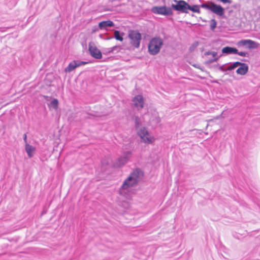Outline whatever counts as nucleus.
I'll list each match as a JSON object with an SVG mask.
<instances>
[{
    "label": "nucleus",
    "mask_w": 260,
    "mask_h": 260,
    "mask_svg": "<svg viewBox=\"0 0 260 260\" xmlns=\"http://www.w3.org/2000/svg\"><path fill=\"white\" fill-rule=\"evenodd\" d=\"M140 171L139 170H135L124 180L119 190L120 195L127 199L131 198V188L138 183L140 179Z\"/></svg>",
    "instance_id": "obj_1"
},
{
    "label": "nucleus",
    "mask_w": 260,
    "mask_h": 260,
    "mask_svg": "<svg viewBox=\"0 0 260 260\" xmlns=\"http://www.w3.org/2000/svg\"><path fill=\"white\" fill-rule=\"evenodd\" d=\"M137 131L141 141L145 144H152L155 141L154 137L148 131L146 127H140Z\"/></svg>",
    "instance_id": "obj_2"
},
{
    "label": "nucleus",
    "mask_w": 260,
    "mask_h": 260,
    "mask_svg": "<svg viewBox=\"0 0 260 260\" xmlns=\"http://www.w3.org/2000/svg\"><path fill=\"white\" fill-rule=\"evenodd\" d=\"M163 45V41L159 37L152 38L148 45V51L151 55H156L160 51Z\"/></svg>",
    "instance_id": "obj_3"
},
{
    "label": "nucleus",
    "mask_w": 260,
    "mask_h": 260,
    "mask_svg": "<svg viewBox=\"0 0 260 260\" xmlns=\"http://www.w3.org/2000/svg\"><path fill=\"white\" fill-rule=\"evenodd\" d=\"M201 6L203 8L210 10L212 12L219 16H222L224 15V9L221 6L216 5L212 2L203 4Z\"/></svg>",
    "instance_id": "obj_4"
},
{
    "label": "nucleus",
    "mask_w": 260,
    "mask_h": 260,
    "mask_svg": "<svg viewBox=\"0 0 260 260\" xmlns=\"http://www.w3.org/2000/svg\"><path fill=\"white\" fill-rule=\"evenodd\" d=\"M128 37L130 39V43L136 48L140 46L141 40V34L136 30H131L128 31Z\"/></svg>",
    "instance_id": "obj_5"
},
{
    "label": "nucleus",
    "mask_w": 260,
    "mask_h": 260,
    "mask_svg": "<svg viewBox=\"0 0 260 260\" xmlns=\"http://www.w3.org/2000/svg\"><path fill=\"white\" fill-rule=\"evenodd\" d=\"M238 66H240V67L236 71V73L238 74L244 75L247 73L248 70V66L246 63H241L239 61L233 63L232 65L227 68V70H232Z\"/></svg>",
    "instance_id": "obj_6"
},
{
    "label": "nucleus",
    "mask_w": 260,
    "mask_h": 260,
    "mask_svg": "<svg viewBox=\"0 0 260 260\" xmlns=\"http://www.w3.org/2000/svg\"><path fill=\"white\" fill-rule=\"evenodd\" d=\"M88 50L91 56L96 59H101L102 55L101 51L98 49L96 45L93 42H90L88 44Z\"/></svg>",
    "instance_id": "obj_7"
},
{
    "label": "nucleus",
    "mask_w": 260,
    "mask_h": 260,
    "mask_svg": "<svg viewBox=\"0 0 260 260\" xmlns=\"http://www.w3.org/2000/svg\"><path fill=\"white\" fill-rule=\"evenodd\" d=\"M174 2H176V4H172V8L174 9L176 11H180L182 13H188L187 11V7L188 3L184 1H177L174 0Z\"/></svg>",
    "instance_id": "obj_8"
},
{
    "label": "nucleus",
    "mask_w": 260,
    "mask_h": 260,
    "mask_svg": "<svg viewBox=\"0 0 260 260\" xmlns=\"http://www.w3.org/2000/svg\"><path fill=\"white\" fill-rule=\"evenodd\" d=\"M132 153L131 151H128L124 153L123 154L117 159L114 164V166L116 167H120L124 166L127 163L129 158L131 157Z\"/></svg>",
    "instance_id": "obj_9"
},
{
    "label": "nucleus",
    "mask_w": 260,
    "mask_h": 260,
    "mask_svg": "<svg viewBox=\"0 0 260 260\" xmlns=\"http://www.w3.org/2000/svg\"><path fill=\"white\" fill-rule=\"evenodd\" d=\"M151 11L155 14H161L164 15H170L172 14L171 9L170 8H167L166 6L153 7L151 9Z\"/></svg>",
    "instance_id": "obj_10"
},
{
    "label": "nucleus",
    "mask_w": 260,
    "mask_h": 260,
    "mask_svg": "<svg viewBox=\"0 0 260 260\" xmlns=\"http://www.w3.org/2000/svg\"><path fill=\"white\" fill-rule=\"evenodd\" d=\"M132 102L138 110H141L144 108V100L142 95H136L133 99Z\"/></svg>",
    "instance_id": "obj_11"
},
{
    "label": "nucleus",
    "mask_w": 260,
    "mask_h": 260,
    "mask_svg": "<svg viewBox=\"0 0 260 260\" xmlns=\"http://www.w3.org/2000/svg\"><path fill=\"white\" fill-rule=\"evenodd\" d=\"M25 151L29 158L32 157L36 151V148L28 143H26L25 145Z\"/></svg>",
    "instance_id": "obj_12"
},
{
    "label": "nucleus",
    "mask_w": 260,
    "mask_h": 260,
    "mask_svg": "<svg viewBox=\"0 0 260 260\" xmlns=\"http://www.w3.org/2000/svg\"><path fill=\"white\" fill-rule=\"evenodd\" d=\"M221 51L223 54L228 55L236 54L237 53V49L236 48L227 46L223 48Z\"/></svg>",
    "instance_id": "obj_13"
},
{
    "label": "nucleus",
    "mask_w": 260,
    "mask_h": 260,
    "mask_svg": "<svg viewBox=\"0 0 260 260\" xmlns=\"http://www.w3.org/2000/svg\"><path fill=\"white\" fill-rule=\"evenodd\" d=\"M114 25V23L111 20L104 21L99 23V27L101 29H107L108 27Z\"/></svg>",
    "instance_id": "obj_14"
},
{
    "label": "nucleus",
    "mask_w": 260,
    "mask_h": 260,
    "mask_svg": "<svg viewBox=\"0 0 260 260\" xmlns=\"http://www.w3.org/2000/svg\"><path fill=\"white\" fill-rule=\"evenodd\" d=\"M79 67V64H77L76 60H74L70 62L68 66L65 69L64 71L66 72H71L76 68Z\"/></svg>",
    "instance_id": "obj_15"
},
{
    "label": "nucleus",
    "mask_w": 260,
    "mask_h": 260,
    "mask_svg": "<svg viewBox=\"0 0 260 260\" xmlns=\"http://www.w3.org/2000/svg\"><path fill=\"white\" fill-rule=\"evenodd\" d=\"M247 42V48L250 49L257 48L259 46L258 43L251 40H248Z\"/></svg>",
    "instance_id": "obj_16"
},
{
    "label": "nucleus",
    "mask_w": 260,
    "mask_h": 260,
    "mask_svg": "<svg viewBox=\"0 0 260 260\" xmlns=\"http://www.w3.org/2000/svg\"><path fill=\"white\" fill-rule=\"evenodd\" d=\"M150 121L154 124L157 125L160 122V119L157 113H155L150 119Z\"/></svg>",
    "instance_id": "obj_17"
},
{
    "label": "nucleus",
    "mask_w": 260,
    "mask_h": 260,
    "mask_svg": "<svg viewBox=\"0 0 260 260\" xmlns=\"http://www.w3.org/2000/svg\"><path fill=\"white\" fill-rule=\"evenodd\" d=\"M58 101L54 99H53L49 104V107L50 108H53L55 110H56L58 108Z\"/></svg>",
    "instance_id": "obj_18"
},
{
    "label": "nucleus",
    "mask_w": 260,
    "mask_h": 260,
    "mask_svg": "<svg viewBox=\"0 0 260 260\" xmlns=\"http://www.w3.org/2000/svg\"><path fill=\"white\" fill-rule=\"evenodd\" d=\"M190 10L191 11H192L193 12H196V13H200V12L199 6L198 5H193L192 6H190L188 4L187 10Z\"/></svg>",
    "instance_id": "obj_19"
},
{
    "label": "nucleus",
    "mask_w": 260,
    "mask_h": 260,
    "mask_svg": "<svg viewBox=\"0 0 260 260\" xmlns=\"http://www.w3.org/2000/svg\"><path fill=\"white\" fill-rule=\"evenodd\" d=\"M135 124L137 131H138V129L140 128V127H143L141 126V121L140 118L138 116H136L135 117Z\"/></svg>",
    "instance_id": "obj_20"
},
{
    "label": "nucleus",
    "mask_w": 260,
    "mask_h": 260,
    "mask_svg": "<svg viewBox=\"0 0 260 260\" xmlns=\"http://www.w3.org/2000/svg\"><path fill=\"white\" fill-rule=\"evenodd\" d=\"M119 47L117 46H114L112 48H109L106 51V54H109V53H113L114 52H118L119 51Z\"/></svg>",
    "instance_id": "obj_21"
},
{
    "label": "nucleus",
    "mask_w": 260,
    "mask_h": 260,
    "mask_svg": "<svg viewBox=\"0 0 260 260\" xmlns=\"http://www.w3.org/2000/svg\"><path fill=\"white\" fill-rule=\"evenodd\" d=\"M247 41L248 40H242L237 43L238 47L246 46L247 47Z\"/></svg>",
    "instance_id": "obj_22"
},
{
    "label": "nucleus",
    "mask_w": 260,
    "mask_h": 260,
    "mask_svg": "<svg viewBox=\"0 0 260 260\" xmlns=\"http://www.w3.org/2000/svg\"><path fill=\"white\" fill-rule=\"evenodd\" d=\"M114 37L117 40L120 41H122L123 40V38L120 35V32L118 30H115Z\"/></svg>",
    "instance_id": "obj_23"
},
{
    "label": "nucleus",
    "mask_w": 260,
    "mask_h": 260,
    "mask_svg": "<svg viewBox=\"0 0 260 260\" xmlns=\"http://www.w3.org/2000/svg\"><path fill=\"white\" fill-rule=\"evenodd\" d=\"M216 25H217L216 21L214 19H211V20L210 21V28L211 30H213L216 28Z\"/></svg>",
    "instance_id": "obj_24"
},
{
    "label": "nucleus",
    "mask_w": 260,
    "mask_h": 260,
    "mask_svg": "<svg viewBox=\"0 0 260 260\" xmlns=\"http://www.w3.org/2000/svg\"><path fill=\"white\" fill-rule=\"evenodd\" d=\"M205 55H211L214 58L217 57L216 56L217 55V52L214 51H208L205 53Z\"/></svg>",
    "instance_id": "obj_25"
},
{
    "label": "nucleus",
    "mask_w": 260,
    "mask_h": 260,
    "mask_svg": "<svg viewBox=\"0 0 260 260\" xmlns=\"http://www.w3.org/2000/svg\"><path fill=\"white\" fill-rule=\"evenodd\" d=\"M236 54H238L239 55H240L241 56H243V57L247 56L248 55V53L247 52H239L238 50H237V53H236Z\"/></svg>",
    "instance_id": "obj_26"
},
{
    "label": "nucleus",
    "mask_w": 260,
    "mask_h": 260,
    "mask_svg": "<svg viewBox=\"0 0 260 260\" xmlns=\"http://www.w3.org/2000/svg\"><path fill=\"white\" fill-rule=\"evenodd\" d=\"M222 55V54H220L219 56L217 57H215V58H214L213 59H210L208 61V63H212L213 62H215V61H217L219 58H220Z\"/></svg>",
    "instance_id": "obj_27"
},
{
    "label": "nucleus",
    "mask_w": 260,
    "mask_h": 260,
    "mask_svg": "<svg viewBox=\"0 0 260 260\" xmlns=\"http://www.w3.org/2000/svg\"><path fill=\"white\" fill-rule=\"evenodd\" d=\"M76 61H77V64H79V67L81 66L82 65H84V64H86V62H84V61H79V60H76Z\"/></svg>",
    "instance_id": "obj_28"
},
{
    "label": "nucleus",
    "mask_w": 260,
    "mask_h": 260,
    "mask_svg": "<svg viewBox=\"0 0 260 260\" xmlns=\"http://www.w3.org/2000/svg\"><path fill=\"white\" fill-rule=\"evenodd\" d=\"M122 206H124L125 208H128L129 207V204L126 202L122 203Z\"/></svg>",
    "instance_id": "obj_29"
},
{
    "label": "nucleus",
    "mask_w": 260,
    "mask_h": 260,
    "mask_svg": "<svg viewBox=\"0 0 260 260\" xmlns=\"http://www.w3.org/2000/svg\"><path fill=\"white\" fill-rule=\"evenodd\" d=\"M219 70L222 72H225L226 71H228L227 68L226 69L224 68V66H220L219 68Z\"/></svg>",
    "instance_id": "obj_30"
},
{
    "label": "nucleus",
    "mask_w": 260,
    "mask_h": 260,
    "mask_svg": "<svg viewBox=\"0 0 260 260\" xmlns=\"http://www.w3.org/2000/svg\"><path fill=\"white\" fill-rule=\"evenodd\" d=\"M23 140H24V142H25V144H26V143H27V136H26V134H24V135Z\"/></svg>",
    "instance_id": "obj_31"
},
{
    "label": "nucleus",
    "mask_w": 260,
    "mask_h": 260,
    "mask_svg": "<svg viewBox=\"0 0 260 260\" xmlns=\"http://www.w3.org/2000/svg\"><path fill=\"white\" fill-rule=\"evenodd\" d=\"M197 45H198V44H197V43H196V44H193V46H192V47H196L197 46Z\"/></svg>",
    "instance_id": "obj_32"
},
{
    "label": "nucleus",
    "mask_w": 260,
    "mask_h": 260,
    "mask_svg": "<svg viewBox=\"0 0 260 260\" xmlns=\"http://www.w3.org/2000/svg\"><path fill=\"white\" fill-rule=\"evenodd\" d=\"M219 118V116H218V117H217L216 118V119H218Z\"/></svg>",
    "instance_id": "obj_33"
}]
</instances>
